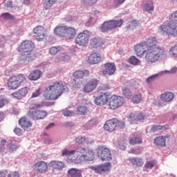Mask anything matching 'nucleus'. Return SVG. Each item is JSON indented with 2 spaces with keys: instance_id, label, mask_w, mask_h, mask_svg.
<instances>
[{
  "instance_id": "1",
  "label": "nucleus",
  "mask_w": 177,
  "mask_h": 177,
  "mask_svg": "<svg viewBox=\"0 0 177 177\" xmlns=\"http://www.w3.org/2000/svg\"><path fill=\"white\" fill-rule=\"evenodd\" d=\"M143 42L147 49L145 57L148 63H156L162 56H165V50L161 46H157L158 41L155 37H149Z\"/></svg>"
},
{
  "instance_id": "2",
  "label": "nucleus",
  "mask_w": 177,
  "mask_h": 177,
  "mask_svg": "<svg viewBox=\"0 0 177 177\" xmlns=\"http://www.w3.org/2000/svg\"><path fill=\"white\" fill-rule=\"evenodd\" d=\"M64 91V84L60 82H55L53 84L46 87L44 97L46 100H57Z\"/></svg>"
},
{
  "instance_id": "3",
  "label": "nucleus",
  "mask_w": 177,
  "mask_h": 177,
  "mask_svg": "<svg viewBox=\"0 0 177 177\" xmlns=\"http://www.w3.org/2000/svg\"><path fill=\"white\" fill-rule=\"evenodd\" d=\"M34 48H35L34 42H32L30 40L23 41L18 47V52H23L24 53L19 57V62H24L26 60L28 62H32L34 59L32 55Z\"/></svg>"
},
{
  "instance_id": "4",
  "label": "nucleus",
  "mask_w": 177,
  "mask_h": 177,
  "mask_svg": "<svg viewBox=\"0 0 177 177\" xmlns=\"http://www.w3.org/2000/svg\"><path fill=\"white\" fill-rule=\"evenodd\" d=\"M159 30L168 37H177V11L171 14L167 25H161Z\"/></svg>"
},
{
  "instance_id": "5",
  "label": "nucleus",
  "mask_w": 177,
  "mask_h": 177,
  "mask_svg": "<svg viewBox=\"0 0 177 177\" xmlns=\"http://www.w3.org/2000/svg\"><path fill=\"white\" fill-rule=\"evenodd\" d=\"M26 75L24 74H19L17 75H12L8 80L7 85L8 88L15 91L21 85L22 82L26 81Z\"/></svg>"
},
{
  "instance_id": "6",
  "label": "nucleus",
  "mask_w": 177,
  "mask_h": 177,
  "mask_svg": "<svg viewBox=\"0 0 177 177\" xmlns=\"http://www.w3.org/2000/svg\"><path fill=\"white\" fill-rule=\"evenodd\" d=\"M125 103L124 97L117 95H113L108 102L109 109L110 110H117L120 109Z\"/></svg>"
},
{
  "instance_id": "7",
  "label": "nucleus",
  "mask_w": 177,
  "mask_h": 177,
  "mask_svg": "<svg viewBox=\"0 0 177 177\" xmlns=\"http://www.w3.org/2000/svg\"><path fill=\"white\" fill-rule=\"evenodd\" d=\"M122 26V19L110 20L104 21L100 27L102 32H107L110 30L121 27Z\"/></svg>"
},
{
  "instance_id": "8",
  "label": "nucleus",
  "mask_w": 177,
  "mask_h": 177,
  "mask_svg": "<svg viewBox=\"0 0 177 177\" xmlns=\"http://www.w3.org/2000/svg\"><path fill=\"white\" fill-rule=\"evenodd\" d=\"M77 153H78L77 156H79L81 162L82 161H93V158H95V153L92 151L82 149L77 151Z\"/></svg>"
},
{
  "instance_id": "9",
  "label": "nucleus",
  "mask_w": 177,
  "mask_h": 177,
  "mask_svg": "<svg viewBox=\"0 0 177 177\" xmlns=\"http://www.w3.org/2000/svg\"><path fill=\"white\" fill-rule=\"evenodd\" d=\"M89 31L86 30H83V32H81L77 35L75 39V42L80 46H84V45H86V44L89 42Z\"/></svg>"
},
{
  "instance_id": "10",
  "label": "nucleus",
  "mask_w": 177,
  "mask_h": 177,
  "mask_svg": "<svg viewBox=\"0 0 177 177\" xmlns=\"http://www.w3.org/2000/svg\"><path fill=\"white\" fill-rule=\"evenodd\" d=\"M97 156L102 161H111L112 160L110 149L105 147H98Z\"/></svg>"
},
{
  "instance_id": "11",
  "label": "nucleus",
  "mask_w": 177,
  "mask_h": 177,
  "mask_svg": "<svg viewBox=\"0 0 177 177\" xmlns=\"http://www.w3.org/2000/svg\"><path fill=\"white\" fill-rule=\"evenodd\" d=\"M104 68L102 69L103 75H114L115 74V71L117 70V67L115 64L113 62H107L103 65Z\"/></svg>"
},
{
  "instance_id": "12",
  "label": "nucleus",
  "mask_w": 177,
  "mask_h": 177,
  "mask_svg": "<svg viewBox=\"0 0 177 177\" xmlns=\"http://www.w3.org/2000/svg\"><path fill=\"white\" fill-rule=\"evenodd\" d=\"M99 82H100V81L96 78H93L88 80L86 82V84L84 85L83 88V91L84 92H86L87 93H89L95 91V89L97 88V86L99 85Z\"/></svg>"
},
{
  "instance_id": "13",
  "label": "nucleus",
  "mask_w": 177,
  "mask_h": 177,
  "mask_svg": "<svg viewBox=\"0 0 177 177\" xmlns=\"http://www.w3.org/2000/svg\"><path fill=\"white\" fill-rule=\"evenodd\" d=\"M91 169H93V171H95L96 174L102 175L106 174V172H110V171H111V163L106 162L100 166L91 167Z\"/></svg>"
},
{
  "instance_id": "14",
  "label": "nucleus",
  "mask_w": 177,
  "mask_h": 177,
  "mask_svg": "<svg viewBox=\"0 0 177 177\" xmlns=\"http://www.w3.org/2000/svg\"><path fill=\"white\" fill-rule=\"evenodd\" d=\"M33 33L35 35L37 41H43L46 37V30L44 26H37L33 29Z\"/></svg>"
},
{
  "instance_id": "15",
  "label": "nucleus",
  "mask_w": 177,
  "mask_h": 177,
  "mask_svg": "<svg viewBox=\"0 0 177 177\" xmlns=\"http://www.w3.org/2000/svg\"><path fill=\"white\" fill-rule=\"evenodd\" d=\"M146 49V45L144 41L134 46V50L138 57H143V55H145V59L146 60V56H147V50Z\"/></svg>"
},
{
  "instance_id": "16",
  "label": "nucleus",
  "mask_w": 177,
  "mask_h": 177,
  "mask_svg": "<svg viewBox=\"0 0 177 177\" xmlns=\"http://www.w3.org/2000/svg\"><path fill=\"white\" fill-rule=\"evenodd\" d=\"M117 128V119L113 118L107 120L104 125V129L108 132H114V130Z\"/></svg>"
},
{
  "instance_id": "17",
  "label": "nucleus",
  "mask_w": 177,
  "mask_h": 177,
  "mask_svg": "<svg viewBox=\"0 0 177 177\" xmlns=\"http://www.w3.org/2000/svg\"><path fill=\"white\" fill-rule=\"evenodd\" d=\"M35 169L38 174H45L48 171V163L45 161H39L35 164Z\"/></svg>"
},
{
  "instance_id": "18",
  "label": "nucleus",
  "mask_w": 177,
  "mask_h": 177,
  "mask_svg": "<svg viewBox=\"0 0 177 177\" xmlns=\"http://www.w3.org/2000/svg\"><path fill=\"white\" fill-rule=\"evenodd\" d=\"M109 102V95L104 93L97 96L95 99V103L97 106H104Z\"/></svg>"
},
{
  "instance_id": "19",
  "label": "nucleus",
  "mask_w": 177,
  "mask_h": 177,
  "mask_svg": "<svg viewBox=\"0 0 177 177\" xmlns=\"http://www.w3.org/2000/svg\"><path fill=\"white\" fill-rule=\"evenodd\" d=\"M29 115L32 117V118H34V120H42L45 118L46 115H48V113L45 111H29Z\"/></svg>"
},
{
  "instance_id": "20",
  "label": "nucleus",
  "mask_w": 177,
  "mask_h": 177,
  "mask_svg": "<svg viewBox=\"0 0 177 177\" xmlns=\"http://www.w3.org/2000/svg\"><path fill=\"white\" fill-rule=\"evenodd\" d=\"M73 75L76 80H82L83 78L89 77L91 75V72L87 69H84L83 71L79 70L75 71Z\"/></svg>"
},
{
  "instance_id": "21",
  "label": "nucleus",
  "mask_w": 177,
  "mask_h": 177,
  "mask_svg": "<svg viewBox=\"0 0 177 177\" xmlns=\"http://www.w3.org/2000/svg\"><path fill=\"white\" fill-rule=\"evenodd\" d=\"M146 118V114L141 112L136 115L135 113H130V115L128 116L129 121L133 124L135 121H142V120H145Z\"/></svg>"
},
{
  "instance_id": "22",
  "label": "nucleus",
  "mask_w": 177,
  "mask_h": 177,
  "mask_svg": "<svg viewBox=\"0 0 177 177\" xmlns=\"http://www.w3.org/2000/svg\"><path fill=\"white\" fill-rule=\"evenodd\" d=\"M19 124L24 131H30L31 127H32V123L27 118L22 117L19 120Z\"/></svg>"
},
{
  "instance_id": "23",
  "label": "nucleus",
  "mask_w": 177,
  "mask_h": 177,
  "mask_svg": "<svg viewBox=\"0 0 177 177\" xmlns=\"http://www.w3.org/2000/svg\"><path fill=\"white\" fill-rule=\"evenodd\" d=\"M174 97H175V94L172 92L165 91L160 95V100L165 103H169L172 102V100H174Z\"/></svg>"
},
{
  "instance_id": "24",
  "label": "nucleus",
  "mask_w": 177,
  "mask_h": 177,
  "mask_svg": "<svg viewBox=\"0 0 177 177\" xmlns=\"http://www.w3.org/2000/svg\"><path fill=\"white\" fill-rule=\"evenodd\" d=\"M101 61H102V57H100V55L97 54V53L91 54L88 56V58L87 60L89 64H97L98 63H100Z\"/></svg>"
},
{
  "instance_id": "25",
  "label": "nucleus",
  "mask_w": 177,
  "mask_h": 177,
  "mask_svg": "<svg viewBox=\"0 0 177 177\" xmlns=\"http://www.w3.org/2000/svg\"><path fill=\"white\" fill-rule=\"evenodd\" d=\"M42 77V72L38 69H35L30 73L28 80L30 81H38Z\"/></svg>"
},
{
  "instance_id": "26",
  "label": "nucleus",
  "mask_w": 177,
  "mask_h": 177,
  "mask_svg": "<svg viewBox=\"0 0 177 177\" xmlns=\"http://www.w3.org/2000/svg\"><path fill=\"white\" fill-rule=\"evenodd\" d=\"M77 35V30L73 27L66 26V33L65 37L68 38V39H73Z\"/></svg>"
},
{
  "instance_id": "27",
  "label": "nucleus",
  "mask_w": 177,
  "mask_h": 177,
  "mask_svg": "<svg viewBox=\"0 0 177 177\" xmlns=\"http://www.w3.org/2000/svg\"><path fill=\"white\" fill-rule=\"evenodd\" d=\"M143 10L148 13H153L154 12V2L153 0H147V3L143 5Z\"/></svg>"
},
{
  "instance_id": "28",
  "label": "nucleus",
  "mask_w": 177,
  "mask_h": 177,
  "mask_svg": "<svg viewBox=\"0 0 177 177\" xmlns=\"http://www.w3.org/2000/svg\"><path fill=\"white\" fill-rule=\"evenodd\" d=\"M166 142L167 140L164 136H159L153 140L154 145H156V146H159L160 147H165L167 145Z\"/></svg>"
},
{
  "instance_id": "29",
  "label": "nucleus",
  "mask_w": 177,
  "mask_h": 177,
  "mask_svg": "<svg viewBox=\"0 0 177 177\" xmlns=\"http://www.w3.org/2000/svg\"><path fill=\"white\" fill-rule=\"evenodd\" d=\"M129 161L132 164V165H135L136 167H142L143 164H145L143 158L140 157L130 158Z\"/></svg>"
},
{
  "instance_id": "30",
  "label": "nucleus",
  "mask_w": 177,
  "mask_h": 177,
  "mask_svg": "<svg viewBox=\"0 0 177 177\" xmlns=\"http://www.w3.org/2000/svg\"><path fill=\"white\" fill-rule=\"evenodd\" d=\"M66 26L59 25L54 29V32L59 37H66Z\"/></svg>"
},
{
  "instance_id": "31",
  "label": "nucleus",
  "mask_w": 177,
  "mask_h": 177,
  "mask_svg": "<svg viewBox=\"0 0 177 177\" xmlns=\"http://www.w3.org/2000/svg\"><path fill=\"white\" fill-rule=\"evenodd\" d=\"M50 165L54 169H59V171H62L63 168H64V162L62 161L53 160L50 162Z\"/></svg>"
},
{
  "instance_id": "32",
  "label": "nucleus",
  "mask_w": 177,
  "mask_h": 177,
  "mask_svg": "<svg viewBox=\"0 0 177 177\" xmlns=\"http://www.w3.org/2000/svg\"><path fill=\"white\" fill-rule=\"evenodd\" d=\"M69 177H82V171L78 169L71 168L68 171Z\"/></svg>"
},
{
  "instance_id": "33",
  "label": "nucleus",
  "mask_w": 177,
  "mask_h": 177,
  "mask_svg": "<svg viewBox=\"0 0 177 177\" xmlns=\"http://www.w3.org/2000/svg\"><path fill=\"white\" fill-rule=\"evenodd\" d=\"M143 142L142 138L135 136V134H132L130 136L129 143L134 146L135 145H142Z\"/></svg>"
},
{
  "instance_id": "34",
  "label": "nucleus",
  "mask_w": 177,
  "mask_h": 177,
  "mask_svg": "<svg viewBox=\"0 0 177 177\" xmlns=\"http://www.w3.org/2000/svg\"><path fill=\"white\" fill-rule=\"evenodd\" d=\"M104 42L103 40L100 38H93L90 41V45L93 48H100V46H103Z\"/></svg>"
},
{
  "instance_id": "35",
  "label": "nucleus",
  "mask_w": 177,
  "mask_h": 177,
  "mask_svg": "<svg viewBox=\"0 0 177 177\" xmlns=\"http://www.w3.org/2000/svg\"><path fill=\"white\" fill-rule=\"evenodd\" d=\"M66 161L68 162H72V164H80V162H81L78 153H77L76 155L73 154V156H69L66 159Z\"/></svg>"
},
{
  "instance_id": "36",
  "label": "nucleus",
  "mask_w": 177,
  "mask_h": 177,
  "mask_svg": "<svg viewBox=\"0 0 177 177\" xmlns=\"http://www.w3.org/2000/svg\"><path fill=\"white\" fill-rule=\"evenodd\" d=\"M131 100L133 103L136 104H139L142 100H143V97L142 96V93H138L136 94H134L132 97Z\"/></svg>"
},
{
  "instance_id": "37",
  "label": "nucleus",
  "mask_w": 177,
  "mask_h": 177,
  "mask_svg": "<svg viewBox=\"0 0 177 177\" xmlns=\"http://www.w3.org/2000/svg\"><path fill=\"white\" fill-rule=\"evenodd\" d=\"M77 153V151L75 150H68L67 149H65L62 151V157H67L68 158L71 156H74Z\"/></svg>"
},
{
  "instance_id": "38",
  "label": "nucleus",
  "mask_w": 177,
  "mask_h": 177,
  "mask_svg": "<svg viewBox=\"0 0 177 177\" xmlns=\"http://www.w3.org/2000/svg\"><path fill=\"white\" fill-rule=\"evenodd\" d=\"M156 165L157 161L156 160L147 161L145 165V168H146V169H152L154 167H156Z\"/></svg>"
},
{
  "instance_id": "39",
  "label": "nucleus",
  "mask_w": 177,
  "mask_h": 177,
  "mask_svg": "<svg viewBox=\"0 0 177 177\" xmlns=\"http://www.w3.org/2000/svg\"><path fill=\"white\" fill-rule=\"evenodd\" d=\"M123 96L126 97V99H131L132 97V92L128 88H124L122 89Z\"/></svg>"
},
{
  "instance_id": "40",
  "label": "nucleus",
  "mask_w": 177,
  "mask_h": 177,
  "mask_svg": "<svg viewBox=\"0 0 177 177\" xmlns=\"http://www.w3.org/2000/svg\"><path fill=\"white\" fill-rule=\"evenodd\" d=\"M60 50H61L60 46L51 47L49 49V54L50 55H56L58 52H60Z\"/></svg>"
},
{
  "instance_id": "41",
  "label": "nucleus",
  "mask_w": 177,
  "mask_h": 177,
  "mask_svg": "<svg viewBox=\"0 0 177 177\" xmlns=\"http://www.w3.org/2000/svg\"><path fill=\"white\" fill-rule=\"evenodd\" d=\"M75 143L77 145H85V143H86V138L79 136L75 138Z\"/></svg>"
},
{
  "instance_id": "42",
  "label": "nucleus",
  "mask_w": 177,
  "mask_h": 177,
  "mask_svg": "<svg viewBox=\"0 0 177 177\" xmlns=\"http://www.w3.org/2000/svg\"><path fill=\"white\" fill-rule=\"evenodd\" d=\"M129 63L130 64H133V66H137L138 63H139V62H140L139 60V59H138L135 56H131L129 57Z\"/></svg>"
},
{
  "instance_id": "43",
  "label": "nucleus",
  "mask_w": 177,
  "mask_h": 177,
  "mask_svg": "<svg viewBox=\"0 0 177 177\" xmlns=\"http://www.w3.org/2000/svg\"><path fill=\"white\" fill-rule=\"evenodd\" d=\"M2 19H4V20H13L15 19V17H13L12 15L9 14L8 12H4L1 14Z\"/></svg>"
},
{
  "instance_id": "44",
  "label": "nucleus",
  "mask_w": 177,
  "mask_h": 177,
  "mask_svg": "<svg viewBox=\"0 0 177 177\" xmlns=\"http://www.w3.org/2000/svg\"><path fill=\"white\" fill-rule=\"evenodd\" d=\"M109 89H111V87L108 84H102L98 87L100 91H109Z\"/></svg>"
},
{
  "instance_id": "45",
  "label": "nucleus",
  "mask_w": 177,
  "mask_h": 177,
  "mask_svg": "<svg viewBox=\"0 0 177 177\" xmlns=\"http://www.w3.org/2000/svg\"><path fill=\"white\" fill-rule=\"evenodd\" d=\"M19 93H21V95H22L23 97H24L27 93H28V89L27 87H23L18 90Z\"/></svg>"
},
{
  "instance_id": "46",
  "label": "nucleus",
  "mask_w": 177,
  "mask_h": 177,
  "mask_svg": "<svg viewBox=\"0 0 177 177\" xmlns=\"http://www.w3.org/2000/svg\"><path fill=\"white\" fill-rule=\"evenodd\" d=\"M116 128H120V129H124L125 128V122L120 121L116 119Z\"/></svg>"
},
{
  "instance_id": "47",
  "label": "nucleus",
  "mask_w": 177,
  "mask_h": 177,
  "mask_svg": "<svg viewBox=\"0 0 177 177\" xmlns=\"http://www.w3.org/2000/svg\"><path fill=\"white\" fill-rule=\"evenodd\" d=\"M77 111H79L80 114H85L88 111V109H86V106H80L77 107Z\"/></svg>"
},
{
  "instance_id": "48",
  "label": "nucleus",
  "mask_w": 177,
  "mask_h": 177,
  "mask_svg": "<svg viewBox=\"0 0 177 177\" xmlns=\"http://www.w3.org/2000/svg\"><path fill=\"white\" fill-rule=\"evenodd\" d=\"M169 52L171 53L172 56L177 57V45L172 46L170 48Z\"/></svg>"
},
{
  "instance_id": "49",
  "label": "nucleus",
  "mask_w": 177,
  "mask_h": 177,
  "mask_svg": "<svg viewBox=\"0 0 177 177\" xmlns=\"http://www.w3.org/2000/svg\"><path fill=\"white\" fill-rule=\"evenodd\" d=\"M127 0H114L113 1V6L114 8H118V6H120V5H122L124 2H125Z\"/></svg>"
},
{
  "instance_id": "50",
  "label": "nucleus",
  "mask_w": 177,
  "mask_h": 177,
  "mask_svg": "<svg viewBox=\"0 0 177 177\" xmlns=\"http://www.w3.org/2000/svg\"><path fill=\"white\" fill-rule=\"evenodd\" d=\"M158 74L151 75L147 79V82L148 84H151V82H153V81L156 80V78H158Z\"/></svg>"
},
{
  "instance_id": "51",
  "label": "nucleus",
  "mask_w": 177,
  "mask_h": 177,
  "mask_svg": "<svg viewBox=\"0 0 177 177\" xmlns=\"http://www.w3.org/2000/svg\"><path fill=\"white\" fill-rule=\"evenodd\" d=\"M62 113L65 117H71V115H74V112L68 110H64L62 111Z\"/></svg>"
},
{
  "instance_id": "52",
  "label": "nucleus",
  "mask_w": 177,
  "mask_h": 177,
  "mask_svg": "<svg viewBox=\"0 0 177 177\" xmlns=\"http://www.w3.org/2000/svg\"><path fill=\"white\" fill-rule=\"evenodd\" d=\"M8 147L10 149V150H12V151H15V150H17V149L19 148V146H17V144L16 143H11L9 144Z\"/></svg>"
},
{
  "instance_id": "53",
  "label": "nucleus",
  "mask_w": 177,
  "mask_h": 177,
  "mask_svg": "<svg viewBox=\"0 0 177 177\" xmlns=\"http://www.w3.org/2000/svg\"><path fill=\"white\" fill-rule=\"evenodd\" d=\"M14 133L15 135H17V136H21V135H23V130L19 127H16L14 129Z\"/></svg>"
},
{
  "instance_id": "54",
  "label": "nucleus",
  "mask_w": 177,
  "mask_h": 177,
  "mask_svg": "<svg viewBox=\"0 0 177 177\" xmlns=\"http://www.w3.org/2000/svg\"><path fill=\"white\" fill-rule=\"evenodd\" d=\"M53 4H51V3H49V1L45 0L44 3V8L46 10H49L50 8H52V6Z\"/></svg>"
},
{
  "instance_id": "55",
  "label": "nucleus",
  "mask_w": 177,
  "mask_h": 177,
  "mask_svg": "<svg viewBox=\"0 0 177 177\" xmlns=\"http://www.w3.org/2000/svg\"><path fill=\"white\" fill-rule=\"evenodd\" d=\"M5 44H6V39H5V37L0 35V48H3V46H5Z\"/></svg>"
},
{
  "instance_id": "56",
  "label": "nucleus",
  "mask_w": 177,
  "mask_h": 177,
  "mask_svg": "<svg viewBox=\"0 0 177 177\" xmlns=\"http://www.w3.org/2000/svg\"><path fill=\"white\" fill-rule=\"evenodd\" d=\"M161 125H156V126H153L151 128V132H157V131H161Z\"/></svg>"
},
{
  "instance_id": "57",
  "label": "nucleus",
  "mask_w": 177,
  "mask_h": 177,
  "mask_svg": "<svg viewBox=\"0 0 177 177\" xmlns=\"http://www.w3.org/2000/svg\"><path fill=\"white\" fill-rule=\"evenodd\" d=\"M129 153H131L132 154H140L142 151H140V148L131 149Z\"/></svg>"
},
{
  "instance_id": "58",
  "label": "nucleus",
  "mask_w": 177,
  "mask_h": 177,
  "mask_svg": "<svg viewBox=\"0 0 177 177\" xmlns=\"http://www.w3.org/2000/svg\"><path fill=\"white\" fill-rule=\"evenodd\" d=\"M12 96L15 99H18V100L23 99V97L21 95V94L19 92V91L12 93Z\"/></svg>"
},
{
  "instance_id": "59",
  "label": "nucleus",
  "mask_w": 177,
  "mask_h": 177,
  "mask_svg": "<svg viewBox=\"0 0 177 177\" xmlns=\"http://www.w3.org/2000/svg\"><path fill=\"white\" fill-rule=\"evenodd\" d=\"M41 95V88H39L35 92L32 94L31 97H38Z\"/></svg>"
},
{
  "instance_id": "60",
  "label": "nucleus",
  "mask_w": 177,
  "mask_h": 177,
  "mask_svg": "<svg viewBox=\"0 0 177 177\" xmlns=\"http://www.w3.org/2000/svg\"><path fill=\"white\" fill-rule=\"evenodd\" d=\"M84 3L86 5H94V3H96L97 2V0H84Z\"/></svg>"
},
{
  "instance_id": "61",
  "label": "nucleus",
  "mask_w": 177,
  "mask_h": 177,
  "mask_svg": "<svg viewBox=\"0 0 177 177\" xmlns=\"http://www.w3.org/2000/svg\"><path fill=\"white\" fill-rule=\"evenodd\" d=\"M8 177H20V173L19 171H14L12 174H8Z\"/></svg>"
},
{
  "instance_id": "62",
  "label": "nucleus",
  "mask_w": 177,
  "mask_h": 177,
  "mask_svg": "<svg viewBox=\"0 0 177 177\" xmlns=\"http://www.w3.org/2000/svg\"><path fill=\"white\" fill-rule=\"evenodd\" d=\"M62 60H63V62H68L69 60H71V57L67 55H63L62 57Z\"/></svg>"
},
{
  "instance_id": "63",
  "label": "nucleus",
  "mask_w": 177,
  "mask_h": 177,
  "mask_svg": "<svg viewBox=\"0 0 177 177\" xmlns=\"http://www.w3.org/2000/svg\"><path fill=\"white\" fill-rule=\"evenodd\" d=\"M6 8L12 9L13 8V3L12 1H7L5 4Z\"/></svg>"
},
{
  "instance_id": "64",
  "label": "nucleus",
  "mask_w": 177,
  "mask_h": 177,
  "mask_svg": "<svg viewBox=\"0 0 177 177\" xmlns=\"http://www.w3.org/2000/svg\"><path fill=\"white\" fill-rule=\"evenodd\" d=\"M5 106V100L0 97V109Z\"/></svg>"
}]
</instances>
